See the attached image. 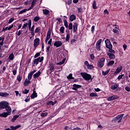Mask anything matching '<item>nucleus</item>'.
<instances>
[{"instance_id":"nucleus-1","label":"nucleus","mask_w":130,"mask_h":130,"mask_svg":"<svg viewBox=\"0 0 130 130\" xmlns=\"http://www.w3.org/2000/svg\"><path fill=\"white\" fill-rule=\"evenodd\" d=\"M80 75L82 78L85 80V81H89L92 79V76L91 75L87 74V73H81Z\"/></svg>"},{"instance_id":"nucleus-2","label":"nucleus","mask_w":130,"mask_h":130,"mask_svg":"<svg viewBox=\"0 0 130 130\" xmlns=\"http://www.w3.org/2000/svg\"><path fill=\"white\" fill-rule=\"evenodd\" d=\"M44 59V56L39 57L35 59V60H34V61L32 62L33 66H34V64H35L36 66H37V64H38V63H39V62H42V61H43Z\"/></svg>"},{"instance_id":"nucleus-3","label":"nucleus","mask_w":130,"mask_h":130,"mask_svg":"<svg viewBox=\"0 0 130 130\" xmlns=\"http://www.w3.org/2000/svg\"><path fill=\"white\" fill-rule=\"evenodd\" d=\"M105 61V58H102L99 59L98 62V66L99 68H103V66H104V62Z\"/></svg>"},{"instance_id":"nucleus-4","label":"nucleus","mask_w":130,"mask_h":130,"mask_svg":"<svg viewBox=\"0 0 130 130\" xmlns=\"http://www.w3.org/2000/svg\"><path fill=\"white\" fill-rule=\"evenodd\" d=\"M106 44V47L108 49H112V44H111V42H110V40L107 39L105 41Z\"/></svg>"},{"instance_id":"nucleus-5","label":"nucleus","mask_w":130,"mask_h":130,"mask_svg":"<svg viewBox=\"0 0 130 130\" xmlns=\"http://www.w3.org/2000/svg\"><path fill=\"white\" fill-rule=\"evenodd\" d=\"M122 117H123V114L118 115L114 118V120H115L116 122L119 123L121 121Z\"/></svg>"},{"instance_id":"nucleus-6","label":"nucleus","mask_w":130,"mask_h":130,"mask_svg":"<svg viewBox=\"0 0 130 130\" xmlns=\"http://www.w3.org/2000/svg\"><path fill=\"white\" fill-rule=\"evenodd\" d=\"M7 106H9L8 102L4 101L0 103V109H5Z\"/></svg>"},{"instance_id":"nucleus-7","label":"nucleus","mask_w":130,"mask_h":130,"mask_svg":"<svg viewBox=\"0 0 130 130\" xmlns=\"http://www.w3.org/2000/svg\"><path fill=\"white\" fill-rule=\"evenodd\" d=\"M102 42V39H100L99 41H97L95 45V48L99 51L101 49V42Z\"/></svg>"},{"instance_id":"nucleus-8","label":"nucleus","mask_w":130,"mask_h":130,"mask_svg":"<svg viewBox=\"0 0 130 130\" xmlns=\"http://www.w3.org/2000/svg\"><path fill=\"white\" fill-rule=\"evenodd\" d=\"M34 47H35V48H36L40 43V39H39V38H36L34 40Z\"/></svg>"},{"instance_id":"nucleus-9","label":"nucleus","mask_w":130,"mask_h":130,"mask_svg":"<svg viewBox=\"0 0 130 130\" xmlns=\"http://www.w3.org/2000/svg\"><path fill=\"white\" fill-rule=\"evenodd\" d=\"M122 70V66H120L118 67L117 69L114 73V75L115 76H116V75H117V74H119V73H120V72H121Z\"/></svg>"},{"instance_id":"nucleus-10","label":"nucleus","mask_w":130,"mask_h":130,"mask_svg":"<svg viewBox=\"0 0 130 130\" xmlns=\"http://www.w3.org/2000/svg\"><path fill=\"white\" fill-rule=\"evenodd\" d=\"M62 45V42L60 41H55L54 43V46H55L56 47H59Z\"/></svg>"},{"instance_id":"nucleus-11","label":"nucleus","mask_w":130,"mask_h":130,"mask_svg":"<svg viewBox=\"0 0 130 130\" xmlns=\"http://www.w3.org/2000/svg\"><path fill=\"white\" fill-rule=\"evenodd\" d=\"M35 73H36V70H34L30 72L28 75V80L31 81V79H32V76H33V74H35Z\"/></svg>"},{"instance_id":"nucleus-12","label":"nucleus","mask_w":130,"mask_h":130,"mask_svg":"<svg viewBox=\"0 0 130 130\" xmlns=\"http://www.w3.org/2000/svg\"><path fill=\"white\" fill-rule=\"evenodd\" d=\"M35 28V25H32V27L29 29V31H30V34L33 36V37H34L35 35V32H34Z\"/></svg>"},{"instance_id":"nucleus-13","label":"nucleus","mask_w":130,"mask_h":130,"mask_svg":"<svg viewBox=\"0 0 130 130\" xmlns=\"http://www.w3.org/2000/svg\"><path fill=\"white\" fill-rule=\"evenodd\" d=\"M6 110L7 111V113L9 115H11L12 113V108H11L10 106H7L6 108Z\"/></svg>"},{"instance_id":"nucleus-14","label":"nucleus","mask_w":130,"mask_h":130,"mask_svg":"<svg viewBox=\"0 0 130 130\" xmlns=\"http://www.w3.org/2000/svg\"><path fill=\"white\" fill-rule=\"evenodd\" d=\"M36 2H37V0H33L31 3V6L29 8V9H27V11H30V10H32L33 8H34V6H35V4H36Z\"/></svg>"},{"instance_id":"nucleus-15","label":"nucleus","mask_w":130,"mask_h":130,"mask_svg":"<svg viewBox=\"0 0 130 130\" xmlns=\"http://www.w3.org/2000/svg\"><path fill=\"white\" fill-rule=\"evenodd\" d=\"M77 30H78V23L75 22L73 24V32L76 33V32H77Z\"/></svg>"},{"instance_id":"nucleus-16","label":"nucleus","mask_w":130,"mask_h":130,"mask_svg":"<svg viewBox=\"0 0 130 130\" xmlns=\"http://www.w3.org/2000/svg\"><path fill=\"white\" fill-rule=\"evenodd\" d=\"M40 75H41V72L40 71H38L36 74H34L33 77L34 79H37V78H39L40 76Z\"/></svg>"},{"instance_id":"nucleus-17","label":"nucleus","mask_w":130,"mask_h":130,"mask_svg":"<svg viewBox=\"0 0 130 130\" xmlns=\"http://www.w3.org/2000/svg\"><path fill=\"white\" fill-rule=\"evenodd\" d=\"M79 88H82V85H80L78 84H74L73 90H77Z\"/></svg>"},{"instance_id":"nucleus-18","label":"nucleus","mask_w":130,"mask_h":130,"mask_svg":"<svg viewBox=\"0 0 130 130\" xmlns=\"http://www.w3.org/2000/svg\"><path fill=\"white\" fill-rule=\"evenodd\" d=\"M8 115H10L7 112H3L1 114H0V117H7Z\"/></svg>"},{"instance_id":"nucleus-19","label":"nucleus","mask_w":130,"mask_h":130,"mask_svg":"<svg viewBox=\"0 0 130 130\" xmlns=\"http://www.w3.org/2000/svg\"><path fill=\"white\" fill-rule=\"evenodd\" d=\"M108 55L109 56V58H110V59H113V58H115V55L114 54L111 53H108Z\"/></svg>"},{"instance_id":"nucleus-20","label":"nucleus","mask_w":130,"mask_h":130,"mask_svg":"<svg viewBox=\"0 0 130 130\" xmlns=\"http://www.w3.org/2000/svg\"><path fill=\"white\" fill-rule=\"evenodd\" d=\"M0 96L1 97H8L9 96V93L7 92H0Z\"/></svg>"},{"instance_id":"nucleus-21","label":"nucleus","mask_w":130,"mask_h":130,"mask_svg":"<svg viewBox=\"0 0 130 130\" xmlns=\"http://www.w3.org/2000/svg\"><path fill=\"white\" fill-rule=\"evenodd\" d=\"M23 77V75L21 74H19L17 77V80L18 81V82H21L22 81V78Z\"/></svg>"},{"instance_id":"nucleus-22","label":"nucleus","mask_w":130,"mask_h":130,"mask_svg":"<svg viewBox=\"0 0 130 130\" xmlns=\"http://www.w3.org/2000/svg\"><path fill=\"white\" fill-rule=\"evenodd\" d=\"M118 86L119 85L118 84H114L113 85L111 86V89L112 90H116V89H117L118 88Z\"/></svg>"},{"instance_id":"nucleus-23","label":"nucleus","mask_w":130,"mask_h":130,"mask_svg":"<svg viewBox=\"0 0 130 130\" xmlns=\"http://www.w3.org/2000/svg\"><path fill=\"white\" fill-rule=\"evenodd\" d=\"M30 81L29 80H27V79H25L24 83V86H28L29 84H30Z\"/></svg>"},{"instance_id":"nucleus-24","label":"nucleus","mask_w":130,"mask_h":130,"mask_svg":"<svg viewBox=\"0 0 130 130\" xmlns=\"http://www.w3.org/2000/svg\"><path fill=\"white\" fill-rule=\"evenodd\" d=\"M30 97L31 98H36V97H37V93H36V91H35V90H34V92L31 95Z\"/></svg>"},{"instance_id":"nucleus-25","label":"nucleus","mask_w":130,"mask_h":130,"mask_svg":"<svg viewBox=\"0 0 130 130\" xmlns=\"http://www.w3.org/2000/svg\"><path fill=\"white\" fill-rule=\"evenodd\" d=\"M113 64H114V60H111L107 63L108 67H112V66H113Z\"/></svg>"},{"instance_id":"nucleus-26","label":"nucleus","mask_w":130,"mask_h":130,"mask_svg":"<svg viewBox=\"0 0 130 130\" xmlns=\"http://www.w3.org/2000/svg\"><path fill=\"white\" fill-rule=\"evenodd\" d=\"M43 13L44 15H47L49 14V10H48L47 9H43Z\"/></svg>"},{"instance_id":"nucleus-27","label":"nucleus","mask_w":130,"mask_h":130,"mask_svg":"<svg viewBox=\"0 0 130 130\" xmlns=\"http://www.w3.org/2000/svg\"><path fill=\"white\" fill-rule=\"evenodd\" d=\"M76 16L75 15H72L70 16V19L71 22H73L74 20H76Z\"/></svg>"},{"instance_id":"nucleus-28","label":"nucleus","mask_w":130,"mask_h":130,"mask_svg":"<svg viewBox=\"0 0 130 130\" xmlns=\"http://www.w3.org/2000/svg\"><path fill=\"white\" fill-rule=\"evenodd\" d=\"M50 36H51V31L50 30H49L47 32L46 38L49 39V38H50Z\"/></svg>"},{"instance_id":"nucleus-29","label":"nucleus","mask_w":130,"mask_h":130,"mask_svg":"<svg viewBox=\"0 0 130 130\" xmlns=\"http://www.w3.org/2000/svg\"><path fill=\"white\" fill-rule=\"evenodd\" d=\"M56 102H57L56 101H55L54 102L52 101H50L48 102V104L53 106V105H54L55 104H56Z\"/></svg>"},{"instance_id":"nucleus-30","label":"nucleus","mask_w":130,"mask_h":130,"mask_svg":"<svg viewBox=\"0 0 130 130\" xmlns=\"http://www.w3.org/2000/svg\"><path fill=\"white\" fill-rule=\"evenodd\" d=\"M92 8L94 10L97 9V4H96V1H93V3L92 5Z\"/></svg>"},{"instance_id":"nucleus-31","label":"nucleus","mask_w":130,"mask_h":130,"mask_svg":"<svg viewBox=\"0 0 130 130\" xmlns=\"http://www.w3.org/2000/svg\"><path fill=\"white\" fill-rule=\"evenodd\" d=\"M27 25L28 26L29 29L31 28V26L32 25V20H31V19L28 20V23H27Z\"/></svg>"},{"instance_id":"nucleus-32","label":"nucleus","mask_w":130,"mask_h":130,"mask_svg":"<svg viewBox=\"0 0 130 130\" xmlns=\"http://www.w3.org/2000/svg\"><path fill=\"white\" fill-rule=\"evenodd\" d=\"M41 30V28H40V27H38L35 30V33H39L40 32Z\"/></svg>"},{"instance_id":"nucleus-33","label":"nucleus","mask_w":130,"mask_h":130,"mask_svg":"<svg viewBox=\"0 0 130 130\" xmlns=\"http://www.w3.org/2000/svg\"><path fill=\"white\" fill-rule=\"evenodd\" d=\"M27 11H28V10H27V9H24V10H22L20 11L18 13V14H19V15H21V14H23V13H26V12H27Z\"/></svg>"},{"instance_id":"nucleus-34","label":"nucleus","mask_w":130,"mask_h":130,"mask_svg":"<svg viewBox=\"0 0 130 130\" xmlns=\"http://www.w3.org/2000/svg\"><path fill=\"white\" fill-rule=\"evenodd\" d=\"M14 56L13 53H11L9 56V59H10V60H13L14 59Z\"/></svg>"},{"instance_id":"nucleus-35","label":"nucleus","mask_w":130,"mask_h":130,"mask_svg":"<svg viewBox=\"0 0 130 130\" xmlns=\"http://www.w3.org/2000/svg\"><path fill=\"white\" fill-rule=\"evenodd\" d=\"M110 71V70H108L106 71H103V76H106V75H107L108 74V73H109V71Z\"/></svg>"},{"instance_id":"nucleus-36","label":"nucleus","mask_w":130,"mask_h":130,"mask_svg":"<svg viewBox=\"0 0 130 130\" xmlns=\"http://www.w3.org/2000/svg\"><path fill=\"white\" fill-rule=\"evenodd\" d=\"M19 115L14 116L11 120L12 122H14L15 121V120H16V119H17V118H18V117H19Z\"/></svg>"},{"instance_id":"nucleus-37","label":"nucleus","mask_w":130,"mask_h":130,"mask_svg":"<svg viewBox=\"0 0 130 130\" xmlns=\"http://www.w3.org/2000/svg\"><path fill=\"white\" fill-rule=\"evenodd\" d=\"M48 114V113L47 112L42 113H41V117H45V116H47Z\"/></svg>"},{"instance_id":"nucleus-38","label":"nucleus","mask_w":130,"mask_h":130,"mask_svg":"<svg viewBox=\"0 0 130 130\" xmlns=\"http://www.w3.org/2000/svg\"><path fill=\"white\" fill-rule=\"evenodd\" d=\"M60 32H61V34H63L64 33V27L62 26L60 27L59 29Z\"/></svg>"},{"instance_id":"nucleus-39","label":"nucleus","mask_w":130,"mask_h":130,"mask_svg":"<svg viewBox=\"0 0 130 130\" xmlns=\"http://www.w3.org/2000/svg\"><path fill=\"white\" fill-rule=\"evenodd\" d=\"M67 78L70 80H74V77H73V74H70L68 76H67Z\"/></svg>"},{"instance_id":"nucleus-40","label":"nucleus","mask_w":130,"mask_h":130,"mask_svg":"<svg viewBox=\"0 0 130 130\" xmlns=\"http://www.w3.org/2000/svg\"><path fill=\"white\" fill-rule=\"evenodd\" d=\"M117 79L119 80H121V79H124V75L122 74V75H119L118 77H117Z\"/></svg>"},{"instance_id":"nucleus-41","label":"nucleus","mask_w":130,"mask_h":130,"mask_svg":"<svg viewBox=\"0 0 130 130\" xmlns=\"http://www.w3.org/2000/svg\"><path fill=\"white\" fill-rule=\"evenodd\" d=\"M40 20V17H38V16H36L34 18V21L35 22H38L39 20Z\"/></svg>"},{"instance_id":"nucleus-42","label":"nucleus","mask_w":130,"mask_h":130,"mask_svg":"<svg viewBox=\"0 0 130 130\" xmlns=\"http://www.w3.org/2000/svg\"><path fill=\"white\" fill-rule=\"evenodd\" d=\"M64 25L65 26L66 28H69V24H68V21L66 20L63 21Z\"/></svg>"},{"instance_id":"nucleus-43","label":"nucleus","mask_w":130,"mask_h":130,"mask_svg":"<svg viewBox=\"0 0 130 130\" xmlns=\"http://www.w3.org/2000/svg\"><path fill=\"white\" fill-rule=\"evenodd\" d=\"M70 38H71V36L70 35V34H67L66 36V41H69V40H70Z\"/></svg>"},{"instance_id":"nucleus-44","label":"nucleus","mask_w":130,"mask_h":130,"mask_svg":"<svg viewBox=\"0 0 130 130\" xmlns=\"http://www.w3.org/2000/svg\"><path fill=\"white\" fill-rule=\"evenodd\" d=\"M87 69L88 70H93V69H94V67L93 65L89 64V65L87 66Z\"/></svg>"},{"instance_id":"nucleus-45","label":"nucleus","mask_w":130,"mask_h":130,"mask_svg":"<svg viewBox=\"0 0 130 130\" xmlns=\"http://www.w3.org/2000/svg\"><path fill=\"white\" fill-rule=\"evenodd\" d=\"M68 27H69V30H72L73 29V23H70Z\"/></svg>"},{"instance_id":"nucleus-46","label":"nucleus","mask_w":130,"mask_h":130,"mask_svg":"<svg viewBox=\"0 0 130 130\" xmlns=\"http://www.w3.org/2000/svg\"><path fill=\"white\" fill-rule=\"evenodd\" d=\"M56 20L58 21L57 22V25H59V24H60V23H61V22H62L61 19H60V18H57V19H56Z\"/></svg>"},{"instance_id":"nucleus-47","label":"nucleus","mask_w":130,"mask_h":130,"mask_svg":"<svg viewBox=\"0 0 130 130\" xmlns=\"http://www.w3.org/2000/svg\"><path fill=\"white\" fill-rule=\"evenodd\" d=\"M26 27H28V23H24L21 29H26Z\"/></svg>"},{"instance_id":"nucleus-48","label":"nucleus","mask_w":130,"mask_h":130,"mask_svg":"<svg viewBox=\"0 0 130 130\" xmlns=\"http://www.w3.org/2000/svg\"><path fill=\"white\" fill-rule=\"evenodd\" d=\"M90 97H97V94L95 93H91L90 94Z\"/></svg>"},{"instance_id":"nucleus-49","label":"nucleus","mask_w":130,"mask_h":130,"mask_svg":"<svg viewBox=\"0 0 130 130\" xmlns=\"http://www.w3.org/2000/svg\"><path fill=\"white\" fill-rule=\"evenodd\" d=\"M22 93L23 94H28V93H29V90L25 89L24 90L22 91Z\"/></svg>"},{"instance_id":"nucleus-50","label":"nucleus","mask_w":130,"mask_h":130,"mask_svg":"<svg viewBox=\"0 0 130 130\" xmlns=\"http://www.w3.org/2000/svg\"><path fill=\"white\" fill-rule=\"evenodd\" d=\"M40 55V52L37 53L34 56V58H37V57H39Z\"/></svg>"},{"instance_id":"nucleus-51","label":"nucleus","mask_w":130,"mask_h":130,"mask_svg":"<svg viewBox=\"0 0 130 130\" xmlns=\"http://www.w3.org/2000/svg\"><path fill=\"white\" fill-rule=\"evenodd\" d=\"M113 32H114V33H116V34H117V33H118V30L117 29V28H114L113 29Z\"/></svg>"},{"instance_id":"nucleus-52","label":"nucleus","mask_w":130,"mask_h":130,"mask_svg":"<svg viewBox=\"0 0 130 130\" xmlns=\"http://www.w3.org/2000/svg\"><path fill=\"white\" fill-rule=\"evenodd\" d=\"M65 61H66L65 59H63V60L61 61V62L57 63V64H58L59 66H61V64H63V63H64Z\"/></svg>"},{"instance_id":"nucleus-53","label":"nucleus","mask_w":130,"mask_h":130,"mask_svg":"<svg viewBox=\"0 0 130 130\" xmlns=\"http://www.w3.org/2000/svg\"><path fill=\"white\" fill-rule=\"evenodd\" d=\"M51 42H52V39H50V40L48 42V45H49V46H51Z\"/></svg>"},{"instance_id":"nucleus-54","label":"nucleus","mask_w":130,"mask_h":130,"mask_svg":"<svg viewBox=\"0 0 130 130\" xmlns=\"http://www.w3.org/2000/svg\"><path fill=\"white\" fill-rule=\"evenodd\" d=\"M14 20H15V19L14 18H10L8 22L9 24H11V23H12L13 22V21H14Z\"/></svg>"},{"instance_id":"nucleus-55","label":"nucleus","mask_w":130,"mask_h":130,"mask_svg":"<svg viewBox=\"0 0 130 130\" xmlns=\"http://www.w3.org/2000/svg\"><path fill=\"white\" fill-rule=\"evenodd\" d=\"M109 52H110L111 53H115V51L114 50H112V49H109Z\"/></svg>"},{"instance_id":"nucleus-56","label":"nucleus","mask_w":130,"mask_h":130,"mask_svg":"<svg viewBox=\"0 0 130 130\" xmlns=\"http://www.w3.org/2000/svg\"><path fill=\"white\" fill-rule=\"evenodd\" d=\"M13 74L14 76H16L17 75V69H15L12 71Z\"/></svg>"},{"instance_id":"nucleus-57","label":"nucleus","mask_w":130,"mask_h":130,"mask_svg":"<svg viewBox=\"0 0 130 130\" xmlns=\"http://www.w3.org/2000/svg\"><path fill=\"white\" fill-rule=\"evenodd\" d=\"M90 58H91V59H92V60H93L94 58H95V57L94 56L93 54H90Z\"/></svg>"},{"instance_id":"nucleus-58","label":"nucleus","mask_w":130,"mask_h":130,"mask_svg":"<svg viewBox=\"0 0 130 130\" xmlns=\"http://www.w3.org/2000/svg\"><path fill=\"white\" fill-rule=\"evenodd\" d=\"M107 100H108V101H113V100H115V98H108L107 99Z\"/></svg>"},{"instance_id":"nucleus-59","label":"nucleus","mask_w":130,"mask_h":130,"mask_svg":"<svg viewBox=\"0 0 130 130\" xmlns=\"http://www.w3.org/2000/svg\"><path fill=\"white\" fill-rule=\"evenodd\" d=\"M53 70H54V67H53V66H51L50 69L51 73H52V72H53Z\"/></svg>"},{"instance_id":"nucleus-60","label":"nucleus","mask_w":130,"mask_h":130,"mask_svg":"<svg viewBox=\"0 0 130 130\" xmlns=\"http://www.w3.org/2000/svg\"><path fill=\"white\" fill-rule=\"evenodd\" d=\"M94 31H95V26L93 25L91 27V32H92V33H94Z\"/></svg>"},{"instance_id":"nucleus-61","label":"nucleus","mask_w":130,"mask_h":130,"mask_svg":"<svg viewBox=\"0 0 130 130\" xmlns=\"http://www.w3.org/2000/svg\"><path fill=\"white\" fill-rule=\"evenodd\" d=\"M17 36H20L22 34V30H20L18 31V33L16 34Z\"/></svg>"},{"instance_id":"nucleus-62","label":"nucleus","mask_w":130,"mask_h":130,"mask_svg":"<svg viewBox=\"0 0 130 130\" xmlns=\"http://www.w3.org/2000/svg\"><path fill=\"white\" fill-rule=\"evenodd\" d=\"M123 48L124 50L125 51L126 50V48H127V46L125 44H124L123 45Z\"/></svg>"},{"instance_id":"nucleus-63","label":"nucleus","mask_w":130,"mask_h":130,"mask_svg":"<svg viewBox=\"0 0 130 130\" xmlns=\"http://www.w3.org/2000/svg\"><path fill=\"white\" fill-rule=\"evenodd\" d=\"M13 27H14V24H11V25H10L8 27V30H11V29H12V28H13Z\"/></svg>"},{"instance_id":"nucleus-64","label":"nucleus","mask_w":130,"mask_h":130,"mask_svg":"<svg viewBox=\"0 0 130 130\" xmlns=\"http://www.w3.org/2000/svg\"><path fill=\"white\" fill-rule=\"evenodd\" d=\"M126 91H127V92H129L130 91V88L127 87V86H126L125 88Z\"/></svg>"}]
</instances>
